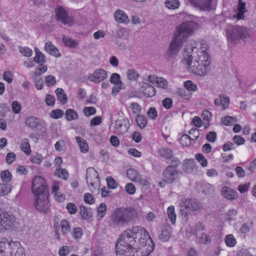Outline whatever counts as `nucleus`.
Segmentation results:
<instances>
[{
    "label": "nucleus",
    "mask_w": 256,
    "mask_h": 256,
    "mask_svg": "<svg viewBox=\"0 0 256 256\" xmlns=\"http://www.w3.org/2000/svg\"><path fill=\"white\" fill-rule=\"evenodd\" d=\"M84 202L89 204H92L95 202V198L94 196L90 193H86L84 196Z\"/></svg>",
    "instance_id": "nucleus-63"
},
{
    "label": "nucleus",
    "mask_w": 256,
    "mask_h": 256,
    "mask_svg": "<svg viewBox=\"0 0 256 256\" xmlns=\"http://www.w3.org/2000/svg\"><path fill=\"white\" fill-rule=\"evenodd\" d=\"M184 205L190 210H196L202 207V204L196 199L186 200Z\"/></svg>",
    "instance_id": "nucleus-23"
},
{
    "label": "nucleus",
    "mask_w": 256,
    "mask_h": 256,
    "mask_svg": "<svg viewBox=\"0 0 256 256\" xmlns=\"http://www.w3.org/2000/svg\"><path fill=\"white\" fill-rule=\"evenodd\" d=\"M20 52L24 56L26 57L30 56L32 54V50L30 48L26 46H20Z\"/></svg>",
    "instance_id": "nucleus-55"
},
{
    "label": "nucleus",
    "mask_w": 256,
    "mask_h": 256,
    "mask_svg": "<svg viewBox=\"0 0 256 256\" xmlns=\"http://www.w3.org/2000/svg\"><path fill=\"white\" fill-rule=\"evenodd\" d=\"M25 124L26 126L35 128L40 124V120L34 116H28L26 118Z\"/></svg>",
    "instance_id": "nucleus-28"
},
{
    "label": "nucleus",
    "mask_w": 256,
    "mask_h": 256,
    "mask_svg": "<svg viewBox=\"0 0 256 256\" xmlns=\"http://www.w3.org/2000/svg\"><path fill=\"white\" fill-rule=\"evenodd\" d=\"M12 187L10 184H0V196H3L10 194Z\"/></svg>",
    "instance_id": "nucleus-41"
},
{
    "label": "nucleus",
    "mask_w": 256,
    "mask_h": 256,
    "mask_svg": "<svg viewBox=\"0 0 256 256\" xmlns=\"http://www.w3.org/2000/svg\"><path fill=\"white\" fill-rule=\"evenodd\" d=\"M63 42L65 46L70 48H75L78 45L76 40H73L70 38L64 36L62 38Z\"/></svg>",
    "instance_id": "nucleus-52"
},
{
    "label": "nucleus",
    "mask_w": 256,
    "mask_h": 256,
    "mask_svg": "<svg viewBox=\"0 0 256 256\" xmlns=\"http://www.w3.org/2000/svg\"><path fill=\"white\" fill-rule=\"evenodd\" d=\"M80 214L82 219L88 220L92 217V210L90 208L81 206L80 208Z\"/></svg>",
    "instance_id": "nucleus-29"
},
{
    "label": "nucleus",
    "mask_w": 256,
    "mask_h": 256,
    "mask_svg": "<svg viewBox=\"0 0 256 256\" xmlns=\"http://www.w3.org/2000/svg\"><path fill=\"white\" fill-rule=\"evenodd\" d=\"M222 122L226 126H230L237 122V119L234 117L226 116L222 118Z\"/></svg>",
    "instance_id": "nucleus-49"
},
{
    "label": "nucleus",
    "mask_w": 256,
    "mask_h": 256,
    "mask_svg": "<svg viewBox=\"0 0 256 256\" xmlns=\"http://www.w3.org/2000/svg\"><path fill=\"white\" fill-rule=\"evenodd\" d=\"M75 139L80 152L84 154L88 152L89 146L86 141L80 136H76Z\"/></svg>",
    "instance_id": "nucleus-25"
},
{
    "label": "nucleus",
    "mask_w": 256,
    "mask_h": 256,
    "mask_svg": "<svg viewBox=\"0 0 256 256\" xmlns=\"http://www.w3.org/2000/svg\"><path fill=\"white\" fill-rule=\"evenodd\" d=\"M126 209L128 224L138 218V214L136 210L131 208Z\"/></svg>",
    "instance_id": "nucleus-31"
},
{
    "label": "nucleus",
    "mask_w": 256,
    "mask_h": 256,
    "mask_svg": "<svg viewBox=\"0 0 256 256\" xmlns=\"http://www.w3.org/2000/svg\"><path fill=\"white\" fill-rule=\"evenodd\" d=\"M237 210L235 209H230L225 214V220L228 222H232L235 220L237 214Z\"/></svg>",
    "instance_id": "nucleus-44"
},
{
    "label": "nucleus",
    "mask_w": 256,
    "mask_h": 256,
    "mask_svg": "<svg viewBox=\"0 0 256 256\" xmlns=\"http://www.w3.org/2000/svg\"><path fill=\"white\" fill-rule=\"evenodd\" d=\"M16 224V218L6 212H2L0 217V232L10 230L14 228Z\"/></svg>",
    "instance_id": "nucleus-9"
},
{
    "label": "nucleus",
    "mask_w": 256,
    "mask_h": 256,
    "mask_svg": "<svg viewBox=\"0 0 256 256\" xmlns=\"http://www.w3.org/2000/svg\"><path fill=\"white\" fill-rule=\"evenodd\" d=\"M32 190L34 195L48 193V187L44 178L36 176L32 180Z\"/></svg>",
    "instance_id": "nucleus-11"
},
{
    "label": "nucleus",
    "mask_w": 256,
    "mask_h": 256,
    "mask_svg": "<svg viewBox=\"0 0 256 256\" xmlns=\"http://www.w3.org/2000/svg\"><path fill=\"white\" fill-rule=\"evenodd\" d=\"M154 244L148 232L135 226L126 230L116 245L117 256H148L154 250Z\"/></svg>",
    "instance_id": "nucleus-1"
},
{
    "label": "nucleus",
    "mask_w": 256,
    "mask_h": 256,
    "mask_svg": "<svg viewBox=\"0 0 256 256\" xmlns=\"http://www.w3.org/2000/svg\"><path fill=\"white\" fill-rule=\"evenodd\" d=\"M60 226L62 232L64 234L66 235L70 232V226L66 220H62L60 222Z\"/></svg>",
    "instance_id": "nucleus-42"
},
{
    "label": "nucleus",
    "mask_w": 256,
    "mask_h": 256,
    "mask_svg": "<svg viewBox=\"0 0 256 256\" xmlns=\"http://www.w3.org/2000/svg\"><path fill=\"white\" fill-rule=\"evenodd\" d=\"M21 150L26 154L29 155L32 152L30 146L28 138H24L22 140L20 146Z\"/></svg>",
    "instance_id": "nucleus-32"
},
{
    "label": "nucleus",
    "mask_w": 256,
    "mask_h": 256,
    "mask_svg": "<svg viewBox=\"0 0 256 256\" xmlns=\"http://www.w3.org/2000/svg\"><path fill=\"white\" fill-rule=\"evenodd\" d=\"M83 112L86 116H90L96 113V109L93 106H86L83 109Z\"/></svg>",
    "instance_id": "nucleus-61"
},
{
    "label": "nucleus",
    "mask_w": 256,
    "mask_h": 256,
    "mask_svg": "<svg viewBox=\"0 0 256 256\" xmlns=\"http://www.w3.org/2000/svg\"><path fill=\"white\" fill-rule=\"evenodd\" d=\"M166 214L172 224H174L176 218L174 207L172 206H168L166 209Z\"/></svg>",
    "instance_id": "nucleus-34"
},
{
    "label": "nucleus",
    "mask_w": 256,
    "mask_h": 256,
    "mask_svg": "<svg viewBox=\"0 0 256 256\" xmlns=\"http://www.w3.org/2000/svg\"><path fill=\"white\" fill-rule=\"evenodd\" d=\"M170 228L162 230L161 234H160L159 238L161 241L166 242L170 236Z\"/></svg>",
    "instance_id": "nucleus-48"
},
{
    "label": "nucleus",
    "mask_w": 256,
    "mask_h": 256,
    "mask_svg": "<svg viewBox=\"0 0 256 256\" xmlns=\"http://www.w3.org/2000/svg\"><path fill=\"white\" fill-rule=\"evenodd\" d=\"M204 230V226L199 224L196 226V228L194 230H192L190 228H188L186 230V234H192L193 235L196 236L198 238L200 243L206 244L210 243L211 240L210 236L207 234V233L202 231ZM188 236L190 237V236L188 235Z\"/></svg>",
    "instance_id": "nucleus-10"
},
{
    "label": "nucleus",
    "mask_w": 256,
    "mask_h": 256,
    "mask_svg": "<svg viewBox=\"0 0 256 256\" xmlns=\"http://www.w3.org/2000/svg\"><path fill=\"white\" fill-rule=\"evenodd\" d=\"M164 4L168 8L175 10L179 8L180 2L178 0H166Z\"/></svg>",
    "instance_id": "nucleus-36"
},
{
    "label": "nucleus",
    "mask_w": 256,
    "mask_h": 256,
    "mask_svg": "<svg viewBox=\"0 0 256 256\" xmlns=\"http://www.w3.org/2000/svg\"><path fill=\"white\" fill-rule=\"evenodd\" d=\"M225 31L228 42L232 44L246 42L250 38V30L244 26L228 25Z\"/></svg>",
    "instance_id": "nucleus-5"
},
{
    "label": "nucleus",
    "mask_w": 256,
    "mask_h": 256,
    "mask_svg": "<svg viewBox=\"0 0 256 256\" xmlns=\"http://www.w3.org/2000/svg\"><path fill=\"white\" fill-rule=\"evenodd\" d=\"M66 209L68 212L70 214H76L78 211L76 206L73 202L68 203L66 206Z\"/></svg>",
    "instance_id": "nucleus-57"
},
{
    "label": "nucleus",
    "mask_w": 256,
    "mask_h": 256,
    "mask_svg": "<svg viewBox=\"0 0 256 256\" xmlns=\"http://www.w3.org/2000/svg\"><path fill=\"white\" fill-rule=\"evenodd\" d=\"M214 104L216 106H220L223 110H226L229 106L230 99L226 95L221 94L214 100Z\"/></svg>",
    "instance_id": "nucleus-20"
},
{
    "label": "nucleus",
    "mask_w": 256,
    "mask_h": 256,
    "mask_svg": "<svg viewBox=\"0 0 256 256\" xmlns=\"http://www.w3.org/2000/svg\"><path fill=\"white\" fill-rule=\"evenodd\" d=\"M148 81L154 85L162 89L168 88V82L165 78L162 77H157L154 75H150L148 78Z\"/></svg>",
    "instance_id": "nucleus-18"
},
{
    "label": "nucleus",
    "mask_w": 256,
    "mask_h": 256,
    "mask_svg": "<svg viewBox=\"0 0 256 256\" xmlns=\"http://www.w3.org/2000/svg\"><path fill=\"white\" fill-rule=\"evenodd\" d=\"M126 192L130 195H133L135 194L136 188L132 183H128L124 188Z\"/></svg>",
    "instance_id": "nucleus-62"
},
{
    "label": "nucleus",
    "mask_w": 256,
    "mask_h": 256,
    "mask_svg": "<svg viewBox=\"0 0 256 256\" xmlns=\"http://www.w3.org/2000/svg\"><path fill=\"white\" fill-rule=\"evenodd\" d=\"M126 76L127 78L131 81H136L140 75L138 71L134 68H130L126 70Z\"/></svg>",
    "instance_id": "nucleus-33"
},
{
    "label": "nucleus",
    "mask_w": 256,
    "mask_h": 256,
    "mask_svg": "<svg viewBox=\"0 0 256 256\" xmlns=\"http://www.w3.org/2000/svg\"><path fill=\"white\" fill-rule=\"evenodd\" d=\"M106 183L108 187L111 189H115L118 186V184L112 176L107 178Z\"/></svg>",
    "instance_id": "nucleus-64"
},
{
    "label": "nucleus",
    "mask_w": 256,
    "mask_h": 256,
    "mask_svg": "<svg viewBox=\"0 0 256 256\" xmlns=\"http://www.w3.org/2000/svg\"><path fill=\"white\" fill-rule=\"evenodd\" d=\"M72 234L74 240H80L83 235V230L80 228H73Z\"/></svg>",
    "instance_id": "nucleus-47"
},
{
    "label": "nucleus",
    "mask_w": 256,
    "mask_h": 256,
    "mask_svg": "<svg viewBox=\"0 0 256 256\" xmlns=\"http://www.w3.org/2000/svg\"><path fill=\"white\" fill-rule=\"evenodd\" d=\"M113 222L117 224H128L126 209L124 208H116L112 216Z\"/></svg>",
    "instance_id": "nucleus-15"
},
{
    "label": "nucleus",
    "mask_w": 256,
    "mask_h": 256,
    "mask_svg": "<svg viewBox=\"0 0 256 256\" xmlns=\"http://www.w3.org/2000/svg\"><path fill=\"white\" fill-rule=\"evenodd\" d=\"M65 115L66 118L68 121L76 120L78 118L77 112L71 108L68 109L66 110Z\"/></svg>",
    "instance_id": "nucleus-38"
},
{
    "label": "nucleus",
    "mask_w": 256,
    "mask_h": 256,
    "mask_svg": "<svg viewBox=\"0 0 256 256\" xmlns=\"http://www.w3.org/2000/svg\"><path fill=\"white\" fill-rule=\"evenodd\" d=\"M44 82L48 87L54 86L56 82V78L52 75L46 76L44 78Z\"/></svg>",
    "instance_id": "nucleus-51"
},
{
    "label": "nucleus",
    "mask_w": 256,
    "mask_h": 256,
    "mask_svg": "<svg viewBox=\"0 0 256 256\" xmlns=\"http://www.w3.org/2000/svg\"><path fill=\"white\" fill-rule=\"evenodd\" d=\"M55 93L58 100L62 104H66L67 102V96L62 88H57L55 90Z\"/></svg>",
    "instance_id": "nucleus-30"
},
{
    "label": "nucleus",
    "mask_w": 256,
    "mask_h": 256,
    "mask_svg": "<svg viewBox=\"0 0 256 256\" xmlns=\"http://www.w3.org/2000/svg\"><path fill=\"white\" fill-rule=\"evenodd\" d=\"M86 181L90 191L92 192L99 190L100 182L98 172L93 168H89L86 170Z\"/></svg>",
    "instance_id": "nucleus-7"
},
{
    "label": "nucleus",
    "mask_w": 256,
    "mask_h": 256,
    "mask_svg": "<svg viewBox=\"0 0 256 256\" xmlns=\"http://www.w3.org/2000/svg\"><path fill=\"white\" fill-rule=\"evenodd\" d=\"M56 175L59 178L66 180L68 178V172L65 169L58 168L56 171Z\"/></svg>",
    "instance_id": "nucleus-46"
},
{
    "label": "nucleus",
    "mask_w": 256,
    "mask_h": 256,
    "mask_svg": "<svg viewBox=\"0 0 256 256\" xmlns=\"http://www.w3.org/2000/svg\"><path fill=\"white\" fill-rule=\"evenodd\" d=\"M253 222H247L244 223L240 228V232L244 234L248 233L251 228L253 227Z\"/></svg>",
    "instance_id": "nucleus-50"
},
{
    "label": "nucleus",
    "mask_w": 256,
    "mask_h": 256,
    "mask_svg": "<svg viewBox=\"0 0 256 256\" xmlns=\"http://www.w3.org/2000/svg\"><path fill=\"white\" fill-rule=\"evenodd\" d=\"M141 92L148 98L152 97L156 94V90L152 85L148 83H143L140 88Z\"/></svg>",
    "instance_id": "nucleus-22"
},
{
    "label": "nucleus",
    "mask_w": 256,
    "mask_h": 256,
    "mask_svg": "<svg viewBox=\"0 0 256 256\" xmlns=\"http://www.w3.org/2000/svg\"><path fill=\"white\" fill-rule=\"evenodd\" d=\"M44 49L49 54L56 58H58L60 56L58 49L50 42L48 41L46 42Z\"/></svg>",
    "instance_id": "nucleus-24"
},
{
    "label": "nucleus",
    "mask_w": 256,
    "mask_h": 256,
    "mask_svg": "<svg viewBox=\"0 0 256 256\" xmlns=\"http://www.w3.org/2000/svg\"><path fill=\"white\" fill-rule=\"evenodd\" d=\"M222 196L228 200H235L238 197V192L234 189L228 187L224 186L222 190Z\"/></svg>",
    "instance_id": "nucleus-21"
},
{
    "label": "nucleus",
    "mask_w": 256,
    "mask_h": 256,
    "mask_svg": "<svg viewBox=\"0 0 256 256\" xmlns=\"http://www.w3.org/2000/svg\"><path fill=\"white\" fill-rule=\"evenodd\" d=\"M247 12L246 4L242 0H238V4L234 14L228 16L230 20L238 21L245 18L244 14Z\"/></svg>",
    "instance_id": "nucleus-13"
},
{
    "label": "nucleus",
    "mask_w": 256,
    "mask_h": 256,
    "mask_svg": "<svg viewBox=\"0 0 256 256\" xmlns=\"http://www.w3.org/2000/svg\"><path fill=\"white\" fill-rule=\"evenodd\" d=\"M36 56L34 58V61L36 63L41 64L45 62L44 55L40 51L38 48H34Z\"/></svg>",
    "instance_id": "nucleus-43"
},
{
    "label": "nucleus",
    "mask_w": 256,
    "mask_h": 256,
    "mask_svg": "<svg viewBox=\"0 0 256 256\" xmlns=\"http://www.w3.org/2000/svg\"><path fill=\"white\" fill-rule=\"evenodd\" d=\"M224 242L227 246L232 248L236 244V240L233 234H229L226 236Z\"/></svg>",
    "instance_id": "nucleus-37"
},
{
    "label": "nucleus",
    "mask_w": 256,
    "mask_h": 256,
    "mask_svg": "<svg viewBox=\"0 0 256 256\" xmlns=\"http://www.w3.org/2000/svg\"><path fill=\"white\" fill-rule=\"evenodd\" d=\"M130 126L129 120L126 118H121L115 121L114 126V132L118 134H125Z\"/></svg>",
    "instance_id": "nucleus-14"
},
{
    "label": "nucleus",
    "mask_w": 256,
    "mask_h": 256,
    "mask_svg": "<svg viewBox=\"0 0 256 256\" xmlns=\"http://www.w3.org/2000/svg\"><path fill=\"white\" fill-rule=\"evenodd\" d=\"M136 122L140 128H144L147 124V118L143 115L138 114L136 118Z\"/></svg>",
    "instance_id": "nucleus-35"
},
{
    "label": "nucleus",
    "mask_w": 256,
    "mask_h": 256,
    "mask_svg": "<svg viewBox=\"0 0 256 256\" xmlns=\"http://www.w3.org/2000/svg\"><path fill=\"white\" fill-rule=\"evenodd\" d=\"M158 153L160 156L166 159H170L173 154V152L170 149L162 148L159 150Z\"/></svg>",
    "instance_id": "nucleus-39"
},
{
    "label": "nucleus",
    "mask_w": 256,
    "mask_h": 256,
    "mask_svg": "<svg viewBox=\"0 0 256 256\" xmlns=\"http://www.w3.org/2000/svg\"><path fill=\"white\" fill-rule=\"evenodd\" d=\"M184 88L189 92H194L198 90L197 85L190 80L186 81L184 84Z\"/></svg>",
    "instance_id": "nucleus-40"
},
{
    "label": "nucleus",
    "mask_w": 256,
    "mask_h": 256,
    "mask_svg": "<svg viewBox=\"0 0 256 256\" xmlns=\"http://www.w3.org/2000/svg\"><path fill=\"white\" fill-rule=\"evenodd\" d=\"M44 158L41 154L37 152L32 154L30 158V162L36 164H40L43 160Z\"/></svg>",
    "instance_id": "nucleus-45"
},
{
    "label": "nucleus",
    "mask_w": 256,
    "mask_h": 256,
    "mask_svg": "<svg viewBox=\"0 0 256 256\" xmlns=\"http://www.w3.org/2000/svg\"><path fill=\"white\" fill-rule=\"evenodd\" d=\"M3 79L7 82L8 84L12 82L14 80V75L12 72L10 70H6L4 72L3 76Z\"/></svg>",
    "instance_id": "nucleus-58"
},
{
    "label": "nucleus",
    "mask_w": 256,
    "mask_h": 256,
    "mask_svg": "<svg viewBox=\"0 0 256 256\" xmlns=\"http://www.w3.org/2000/svg\"><path fill=\"white\" fill-rule=\"evenodd\" d=\"M195 158L200 164L202 167H206L207 166V160L202 154H196Z\"/></svg>",
    "instance_id": "nucleus-59"
},
{
    "label": "nucleus",
    "mask_w": 256,
    "mask_h": 256,
    "mask_svg": "<svg viewBox=\"0 0 256 256\" xmlns=\"http://www.w3.org/2000/svg\"><path fill=\"white\" fill-rule=\"evenodd\" d=\"M128 178L131 181L136 182L138 180L140 174L135 169L129 168L126 172Z\"/></svg>",
    "instance_id": "nucleus-27"
},
{
    "label": "nucleus",
    "mask_w": 256,
    "mask_h": 256,
    "mask_svg": "<svg viewBox=\"0 0 256 256\" xmlns=\"http://www.w3.org/2000/svg\"><path fill=\"white\" fill-rule=\"evenodd\" d=\"M190 3L200 10L210 12L215 8L216 2L214 0H188Z\"/></svg>",
    "instance_id": "nucleus-12"
},
{
    "label": "nucleus",
    "mask_w": 256,
    "mask_h": 256,
    "mask_svg": "<svg viewBox=\"0 0 256 256\" xmlns=\"http://www.w3.org/2000/svg\"><path fill=\"white\" fill-rule=\"evenodd\" d=\"M182 66L190 74L204 77L210 70L208 46L203 40L194 42L186 47L181 60Z\"/></svg>",
    "instance_id": "nucleus-2"
},
{
    "label": "nucleus",
    "mask_w": 256,
    "mask_h": 256,
    "mask_svg": "<svg viewBox=\"0 0 256 256\" xmlns=\"http://www.w3.org/2000/svg\"><path fill=\"white\" fill-rule=\"evenodd\" d=\"M0 177L3 182H8L11 180L12 176L10 172L5 170L1 172Z\"/></svg>",
    "instance_id": "nucleus-54"
},
{
    "label": "nucleus",
    "mask_w": 256,
    "mask_h": 256,
    "mask_svg": "<svg viewBox=\"0 0 256 256\" xmlns=\"http://www.w3.org/2000/svg\"><path fill=\"white\" fill-rule=\"evenodd\" d=\"M33 204L38 211L46 212L50 205L48 200V193L34 195Z\"/></svg>",
    "instance_id": "nucleus-6"
},
{
    "label": "nucleus",
    "mask_w": 256,
    "mask_h": 256,
    "mask_svg": "<svg viewBox=\"0 0 256 256\" xmlns=\"http://www.w3.org/2000/svg\"><path fill=\"white\" fill-rule=\"evenodd\" d=\"M55 11L58 21L68 26H71L74 24V19L70 11L62 6H58Z\"/></svg>",
    "instance_id": "nucleus-8"
},
{
    "label": "nucleus",
    "mask_w": 256,
    "mask_h": 256,
    "mask_svg": "<svg viewBox=\"0 0 256 256\" xmlns=\"http://www.w3.org/2000/svg\"><path fill=\"white\" fill-rule=\"evenodd\" d=\"M70 252V247L66 246H61L58 252V254L60 256H67Z\"/></svg>",
    "instance_id": "nucleus-56"
},
{
    "label": "nucleus",
    "mask_w": 256,
    "mask_h": 256,
    "mask_svg": "<svg viewBox=\"0 0 256 256\" xmlns=\"http://www.w3.org/2000/svg\"><path fill=\"white\" fill-rule=\"evenodd\" d=\"M180 16L185 21L177 26L176 31L169 44L166 56V59L169 60L178 56L184 44V40L192 36L195 31L200 27L198 22L193 20V16L184 12L180 14Z\"/></svg>",
    "instance_id": "nucleus-3"
},
{
    "label": "nucleus",
    "mask_w": 256,
    "mask_h": 256,
    "mask_svg": "<svg viewBox=\"0 0 256 256\" xmlns=\"http://www.w3.org/2000/svg\"><path fill=\"white\" fill-rule=\"evenodd\" d=\"M107 76V72L103 69L99 68L94 71L92 74L88 75V78L90 82L98 83L103 81Z\"/></svg>",
    "instance_id": "nucleus-17"
},
{
    "label": "nucleus",
    "mask_w": 256,
    "mask_h": 256,
    "mask_svg": "<svg viewBox=\"0 0 256 256\" xmlns=\"http://www.w3.org/2000/svg\"><path fill=\"white\" fill-rule=\"evenodd\" d=\"M178 176V172L174 166H168L163 172L164 180L167 183H172Z\"/></svg>",
    "instance_id": "nucleus-16"
},
{
    "label": "nucleus",
    "mask_w": 256,
    "mask_h": 256,
    "mask_svg": "<svg viewBox=\"0 0 256 256\" xmlns=\"http://www.w3.org/2000/svg\"><path fill=\"white\" fill-rule=\"evenodd\" d=\"M0 256H26V254L20 242L2 238H0Z\"/></svg>",
    "instance_id": "nucleus-4"
},
{
    "label": "nucleus",
    "mask_w": 256,
    "mask_h": 256,
    "mask_svg": "<svg viewBox=\"0 0 256 256\" xmlns=\"http://www.w3.org/2000/svg\"><path fill=\"white\" fill-rule=\"evenodd\" d=\"M63 114V111L58 109L52 110L50 113V117L54 119H58L62 118Z\"/></svg>",
    "instance_id": "nucleus-60"
},
{
    "label": "nucleus",
    "mask_w": 256,
    "mask_h": 256,
    "mask_svg": "<svg viewBox=\"0 0 256 256\" xmlns=\"http://www.w3.org/2000/svg\"><path fill=\"white\" fill-rule=\"evenodd\" d=\"M114 20L118 23L128 24L130 22L127 14L122 10L118 9L114 14Z\"/></svg>",
    "instance_id": "nucleus-19"
},
{
    "label": "nucleus",
    "mask_w": 256,
    "mask_h": 256,
    "mask_svg": "<svg viewBox=\"0 0 256 256\" xmlns=\"http://www.w3.org/2000/svg\"><path fill=\"white\" fill-rule=\"evenodd\" d=\"M107 206L105 203H101L96 208V216L98 220H101L106 214Z\"/></svg>",
    "instance_id": "nucleus-26"
},
{
    "label": "nucleus",
    "mask_w": 256,
    "mask_h": 256,
    "mask_svg": "<svg viewBox=\"0 0 256 256\" xmlns=\"http://www.w3.org/2000/svg\"><path fill=\"white\" fill-rule=\"evenodd\" d=\"M191 140L192 139L188 134L182 135L180 138V143L181 144L184 146H188L191 144Z\"/></svg>",
    "instance_id": "nucleus-53"
}]
</instances>
